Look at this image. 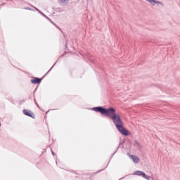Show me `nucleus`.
I'll use <instances>...</instances> for the list:
<instances>
[{"label":"nucleus","mask_w":180,"mask_h":180,"mask_svg":"<svg viewBox=\"0 0 180 180\" xmlns=\"http://www.w3.org/2000/svg\"><path fill=\"white\" fill-rule=\"evenodd\" d=\"M32 84H40L41 82V79L39 77H34V79H31Z\"/></svg>","instance_id":"nucleus-6"},{"label":"nucleus","mask_w":180,"mask_h":180,"mask_svg":"<svg viewBox=\"0 0 180 180\" xmlns=\"http://www.w3.org/2000/svg\"><path fill=\"white\" fill-rule=\"evenodd\" d=\"M148 2H154V0H146Z\"/></svg>","instance_id":"nucleus-8"},{"label":"nucleus","mask_w":180,"mask_h":180,"mask_svg":"<svg viewBox=\"0 0 180 180\" xmlns=\"http://www.w3.org/2000/svg\"><path fill=\"white\" fill-rule=\"evenodd\" d=\"M129 158H131V160H133V162L135 164H139V162H140V158H139V157L133 155H130Z\"/></svg>","instance_id":"nucleus-5"},{"label":"nucleus","mask_w":180,"mask_h":180,"mask_svg":"<svg viewBox=\"0 0 180 180\" xmlns=\"http://www.w3.org/2000/svg\"><path fill=\"white\" fill-rule=\"evenodd\" d=\"M111 119L114 124L116 126L117 130L121 132L123 136H130V131L123 127V121H122V119H120V114L114 115Z\"/></svg>","instance_id":"nucleus-1"},{"label":"nucleus","mask_w":180,"mask_h":180,"mask_svg":"<svg viewBox=\"0 0 180 180\" xmlns=\"http://www.w3.org/2000/svg\"><path fill=\"white\" fill-rule=\"evenodd\" d=\"M22 113L25 116H29V117H32V119H35L36 117V115H34V113H33V112H32V110H30L25 109L22 110Z\"/></svg>","instance_id":"nucleus-3"},{"label":"nucleus","mask_w":180,"mask_h":180,"mask_svg":"<svg viewBox=\"0 0 180 180\" xmlns=\"http://www.w3.org/2000/svg\"><path fill=\"white\" fill-rule=\"evenodd\" d=\"M150 4H152L153 5H155V4H162L160 1H155V0H153V1L152 2H150Z\"/></svg>","instance_id":"nucleus-7"},{"label":"nucleus","mask_w":180,"mask_h":180,"mask_svg":"<svg viewBox=\"0 0 180 180\" xmlns=\"http://www.w3.org/2000/svg\"><path fill=\"white\" fill-rule=\"evenodd\" d=\"M93 110L94 112H99L101 113V115H105V116H108L110 117V119L112 118V117L115 116L117 113H116V109L114 108H103L102 107H96L93 108Z\"/></svg>","instance_id":"nucleus-2"},{"label":"nucleus","mask_w":180,"mask_h":180,"mask_svg":"<svg viewBox=\"0 0 180 180\" xmlns=\"http://www.w3.org/2000/svg\"><path fill=\"white\" fill-rule=\"evenodd\" d=\"M59 1H60V2H65V1L67 0H59Z\"/></svg>","instance_id":"nucleus-9"},{"label":"nucleus","mask_w":180,"mask_h":180,"mask_svg":"<svg viewBox=\"0 0 180 180\" xmlns=\"http://www.w3.org/2000/svg\"><path fill=\"white\" fill-rule=\"evenodd\" d=\"M134 175H139V176H143L145 179L150 180V177H148L147 175H146V173L141 171H135Z\"/></svg>","instance_id":"nucleus-4"}]
</instances>
